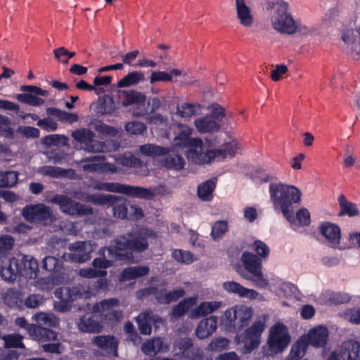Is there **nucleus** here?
Returning <instances> with one entry per match:
<instances>
[{
    "label": "nucleus",
    "instance_id": "obj_1",
    "mask_svg": "<svg viewBox=\"0 0 360 360\" xmlns=\"http://www.w3.org/2000/svg\"><path fill=\"white\" fill-rule=\"evenodd\" d=\"M158 233L153 229L143 226H136L127 233L118 235L112 240V244L101 249L99 255L105 257V249L108 257L115 260H131L134 253L141 254L149 248V242L155 240Z\"/></svg>",
    "mask_w": 360,
    "mask_h": 360
},
{
    "label": "nucleus",
    "instance_id": "obj_2",
    "mask_svg": "<svg viewBox=\"0 0 360 360\" xmlns=\"http://www.w3.org/2000/svg\"><path fill=\"white\" fill-rule=\"evenodd\" d=\"M270 199L275 210L282 212L290 223H295L293 205L301 200L302 193L295 186L283 183H271L269 185Z\"/></svg>",
    "mask_w": 360,
    "mask_h": 360
},
{
    "label": "nucleus",
    "instance_id": "obj_3",
    "mask_svg": "<svg viewBox=\"0 0 360 360\" xmlns=\"http://www.w3.org/2000/svg\"><path fill=\"white\" fill-rule=\"evenodd\" d=\"M266 9L271 14V22L274 30L288 34L295 33V20L288 12V5L284 0H269Z\"/></svg>",
    "mask_w": 360,
    "mask_h": 360
},
{
    "label": "nucleus",
    "instance_id": "obj_4",
    "mask_svg": "<svg viewBox=\"0 0 360 360\" xmlns=\"http://www.w3.org/2000/svg\"><path fill=\"white\" fill-rule=\"evenodd\" d=\"M241 262L244 266V271L240 273L243 278L252 281L257 288H265L269 285V281L264 278L262 271V258L245 251L241 255Z\"/></svg>",
    "mask_w": 360,
    "mask_h": 360
},
{
    "label": "nucleus",
    "instance_id": "obj_5",
    "mask_svg": "<svg viewBox=\"0 0 360 360\" xmlns=\"http://www.w3.org/2000/svg\"><path fill=\"white\" fill-rule=\"evenodd\" d=\"M88 289V287L77 285L57 288L55 295L59 300L54 302V309L62 313L70 311L74 301L81 298H89Z\"/></svg>",
    "mask_w": 360,
    "mask_h": 360
},
{
    "label": "nucleus",
    "instance_id": "obj_6",
    "mask_svg": "<svg viewBox=\"0 0 360 360\" xmlns=\"http://www.w3.org/2000/svg\"><path fill=\"white\" fill-rule=\"evenodd\" d=\"M22 215L29 222L44 226L51 224L55 219L51 208L43 203L26 205L22 210Z\"/></svg>",
    "mask_w": 360,
    "mask_h": 360
},
{
    "label": "nucleus",
    "instance_id": "obj_7",
    "mask_svg": "<svg viewBox=\"0 0 360 360\" xmlns=\"http://www.w3.org/2000/svg\"><path fill=\"white\" fill-rule=\"evenodd\" d=\"M96 188L98 190L122 193L131 197L140 198L143 199H151L155 196V193L148 188L140 186L125 185L120 183H100L96 185Z\"/></svg>",
    "mask_w": 360,
    "mask_h": 360
},
{
    "label": "nucleus",
    "instance_id": "obj_8",
    "mask_svg": "<svg viewBox=\"0 0 360 360\" xmlns=\"http://www.w3.org/2000/svg\"><path fill=\"white\" fill-rule=\"evenodd\" d=\"M52 202L60 205V211L63 213L77 217L93 214V208L84 204L77 202L65 195H56Z\"/></svg>",
    "mask_w": 360,
    "mask_h": 360
},
{
    "label": "nucleus",
    "instance_id": "obj_9",
    "mask_svg": "<svg viewBox=\"0 0 360 360\" xmlns=\"http://www.w3.org/2000/svg\"><path fill=\"white\" fill-rule=\"evenodd\" d=\"M290 337L286 326L278 323L270 328L267 344L272 353L278 354L283 352L288 345Z\"/></svg>",
    "mask_w": 360,
    "mask_h": 360
},
{
    "label": "nucleus",
    "instance_id": "obj_10",
    "mask_svg": "<svg viewBox=\"0 0 360 360\" xmlns=\"http://www.w3.org/2000/svg\"><path fill=\"white\" fill-rule=\"evenodd\" d=\"M264 326L261 321H255L241 334L240 342L243 344V353L250 354L259 346L260 338Z\"/></svg>",
    "mask_w": 360,
    "mask_h": 360
},
{
    "label": "nucleus",
    "instance_id": "obj_11",
    "mask_svg": "<svg viewBox=\"0 0 360 360\" xmlns=\"http://www.w3.org/2000/svg\"><path fill=\"white\" fill-rule=\"evenodd\" d=\"M75 140L83 145L85 150L90 153H102L105 146L103 142L94 140V133L89 129H77L72 133Z\"/></svg>",
    "mask_w": 360,
    "mask_h": 360
},
{
    "label": "nucleus",
    "instance_id": "obj_12",
    "mask_svg": "<svg viewBox=\"0 0 360 360\" xmlns=\"http://www.w3.org/2000/svg\"><path fill=\"white\" fill-rule=\"evenodd\" d=\"M70 252L64 255L66 261L84 263L91 259V248L85 241H76L68 247Z\"/></svg>",
    "mask_w": 360,
    "mask_h": 360
},
{
    "label": "nucleus",
    "instance_id": "obj_13",
    "mask_svg": "<svg viewBox=\"0 0 360 360\" xmlns=\"http://www.w3.org/2000/svg\"><path fill=\"white\" fill-rule=\"evenodd\" d=\"M203 142L199 146H191L186 150L185 155L188 160L193 164L202 165L211 163L216 159L214 149L203 151Z\"/></svg>",
    "mask_w": 360,
    "mask_h": 360
},
{
    "label": "nucleus",
    "instance_id": "obj_14",
    "mask_svg": "<svg viewBox=\"0 0 360 360\" xmlns=\"http://www.w3.org/2000/svg\"><path fill=\"white\" fill-rule=\"evenodd\" d=\"M175 347L181 355L188 360H203L204 354L202 349L194 347L193 342L190 338H181L176 340Z\"/></svg>",
    "mask_w": 360,
    "mask_h": 360
},
{
    "label": "nucleus",
    "instance_id": "obj_15",
    "mask_svg": "<svg viewBox=\"0 0 360 360\" xmlns=\"http://www.w3.org/2000/svg\"><path fill=\"white\" fill-rule=\"evenodd\" d=\"M139 330L142 335H149L152 331V325L158 328L162 323V319L158 314H153L151 311L141 312L136 318Z\"/></svg>",
    "mask_w": 360,
    "mask_h": 360
},
{
    "label": "nucleus",
    "instance_id": "obj_16",
    "mask_svg": "<svg viewBox=\"0 0 360 360\" xmlns=\"http://www.w3.org/2000/svg\"><path fill=\"white\" fill-rule=\"evenodd\" d=\"M320 233L327 240L328 245L336 248L340 243L341 232L340 227L331 222L324 221L319 226Z\"/></svg>",
    "mask_w": 360,
    "mask_h": 360
},
{
    "label": "nucleus",
    "instance_id": "obj_17",
    "mask_svg": "<svg viewBox=\"0 0 360 360\" xmlns=\"http://www.w3.org/2000/svg\"><path fill=\"white\" fill-rule=\"evenodd\" d=\"M236 18L239 23L245 27H250L254 24L255 17L251 7L245 0H235Z\"/></svg>",
    "mask_w": 360,
    "mask_h": 360
},
{
    "label": "nucleus",
    "instance_id": "obj_18",
    "mask_svg": "<svg viewBox=\"0 0 360 360\" xmlns=\"http://www.w3.org/2000/svg\"><path fill=\"white\" fill-rule=\"evenodd\" d=\"M222 287L228 293L238 295L240 298L254 300L259 295V293L255 290L247 288L236 281L224 282Z\"/></svg>",
    "mask_w": 360,
    "mask_h": 360
},
{
    "label": "nucleus",
    "instance_id": "obj_19",
    "mask_svg": "<svg viewBox=\"0 0 360 360\" xmlns=\"http://www.w3.org/2000/svg\"><path fill=\"white\" fill-rule=\"evenodd\" d=\"M180 131L175 136V144L181 148L188 149L191 146H199L202 143L200 138H192L193 129L187 126L179 125Z\"/></svg>",
    "mask_w": 360,
    "mask_h": 360
},
{
    "label": "nucleus",
    "instance_id": "obj_20",
    "mask_svg": "<svg viewBox=\"0 0 360 360\" xmlns=\"http://www.w3.org/2000/svg\"><path fill=\"white\" fill-rule=\"evenodd\" d=\"M93 343L103 352V355L117 356L118 342L113 335H98L93 339Z\"/></svg>",
    "mask_w": 360,
    "mask_h": 360
},
{
    "label": "nucleus",
    "instance_id": "obj_21",
    "mask_svg": "<svg viewBox=\"0 0 360 360\" xmlns=\"http://www.w3.org/2000/svg\"><path fill=\"white\" fill-rule=\"evenodd\" d=\"M328 335L329 332L327 327L320 325L310 329L306 339L308 345L320 348L326 346Z\"/></svg>",
    "mask_w": 360,
    "mask_h": 360
},
{
    "label": "nucleus",
    "instance_id": "obj_22",
    "mask_svg": "<svg viewBox=\"0 0 360 360\" xmlns=\"http://www.w3.org/2000/svg\"><path fill=\"white\" fill-rule=\"evenodd\" d=\"M252 316V311L250 308L246 306L236 307L233 309V317L230 319V323L237 330L249 325Z\"/></svg>",
    "mask_w": 360,
    "mask_h": 360
},
{
    "label": "nucleus",
    "instance_id": "obj_23",
    "mask_svg": "<svg viewBox=\"0 0 360 360\" xmlns=\"http://www.w3.org/2000/svg\"><path fill=\"white\" fill-rule=\"evenodd\" d=\"M22 274V267L15 257H12L0 266V275L6 281H14Z\"/></svg>",
    "mask_w": 360,
    "mask_h": 360
},
{
    "label": "nucleus",
    "instance_id": "obj_24",
    "mask_svg": "<svg viewBox=\"0 0 360 360\" xmlns=\"http://www.w3.org/2000/svg\"><path fill=\"white\" fill-rule=\"evenodd\" d=\"M78 328L84 333H100L103 328L98 320V317L92 313L84 314L77 323Z\"/></svg>",
    "mask_w": 360,
    "mask_h": 360
},
{
    "label": "nucleus",
    "instance_id": "obj_25",
    "mask_svg": "<svg viewBox=\"0 0 360 360\" xmlns=\"http://www.w3.org/2000/svg\"><path fill=\"white\" fill-rule=\"evenodd\" d=\"M29 335L32 339L41 343L54 341L58 338V333L56 332L38 325H33L30 328Z\"/></svg>",
    "mask_w": 360,
    "mask_h": 360
},
{
    "label": "nucleus",
    "instance_id": "obj_26",
    "mask_svg": "<svg viewBox=\"0 0 360 360\" xmlns=\"http://www.w3.org/2000/svg\"><path fill=\"white\" fill-rule=\"evenodd\" d=\"M217 319L215 316H210L200 321L195 335L199 339H205L210 336L217 329Z\"/></svg>",
    "mask_w": 360,
    "mask_h": 360
},
{
    "label": "nucleus",
    "instance_id": "obj_27",
    "mask_svg": "<svg viewBox=\"0 0 360 360\" xmlns=\"http://www.w3.org/2000/svg\"><path fill=\"white\" fill-rule=\"evenodd\" d=\"M341 356L343 360H360V342L354 340L344 342Z\"/></svg>",
    "mask_w": 360,
    "mask_h": 360
},
{
    "label": "nucleus",
    "instance_id": "obj_28",
    "mask_svg": "<svg viewBox=\"0 0 360 360\" xmlns=\"http://www.w3.org/2000/svg\"><path fill=\"white\" fill-rule=\"evenodd\" d=\"M194 125L201 134L217 132L221 128L220 124L208 115L196 119L194 122Z\"/></svg>",
    "mask_w": 360,
    "mask_h": 360
},
{
    "label": "nucleus",
    "instance_id": "obj_29",
    "mask_svg": "<svg viewBox=\"0 0 360 360\" xmlns=\"http://www.w3.org/2000/svg\"><path fill=\"white\" fill-rule=\"evenodd\" d=\"M238 143L233 140L224 143L219 148L214 149V153L217 161L224 160L226 158H233L238 150Z\"/></svg>",
    "mask_w": 360,
    "mask_h": 360
},
{
    "label": "nucleus",
    "instance_id": "obj_30",
    "mask_svg": "<svg viewBox=\"0 0 360 360\" xmlns=\"http://www.w3.org/2000/svg\"><path fill=\"white\" fill-rule=\"evenodd\" d=\"M150 269L148 266H135L124 268L120 274L122 281H131L146 276Z\"/></svg>",
    "mask_w": 360,
    "mask_h": 360
},
{
    "label": "nucleus",
    "instance_id": "obj_31",
    "mask_svg": "<svg viewBox=\"0 0 360 360\" xmlns=\"http://www.w3.org/2000/svg\"><path fill=\"white\" fill-rule=\"evenodd\" d=\"M217 178L212 177L202 184L198 187V196L202 200L210 201L212 199V193L217 185Z\"/></svg>",
    "mask_w": 360,
    "mask_h": 360
},
{
    "label": "nucleus",
    "instance_id": "obj_32",
    "mask_svg": "<svg viewBox=\"0 0 360 360\" xmlns=\"http://www.w3.org/2000/svg\"><path fill=\"white\" fill-rule=\"evenodd\" d=\"M22 267V274L20 276H28L30 278L37 276L39 265L37 261L30 255H25L20 264Z\"/></svg>",
    "mask_w": 360,
    "mask_h": 360
},
{
    "label": "nucleus",
    "instance_id": "obj_33",
    "mask_svg": "<svg viewBox=\"0 0 360 360\" xmlns=\"http://www.w3.org/2000/svg\"><path fill=\"white\" fill-rule=\"evenodd\" d=\"M103 155H92L82 160L83 169L86 172H103L105 169V165L100 161L103 160Z\"/></svg>",
    "mask_w": 360,
    "mask_h": 360
},
{
    "label": "nucleus",
    "instance_id": "obj_34",
    "mask_svg": "<svg viewBox=\"0 0 360 360\" xmlns=\"http://www.w3.org/2000/svg\"><path fill=\"white\" fill-rule=\"evenodd\" d=\"M340 206V216L353 217L359 214V209L354 202L347 201L345 195L341 194L338 198Z\"/></svg>",
    "mask_w": 360,
    "mask_h": 360
},
{
    "label": "nucleus",
    "instance_id": "obj_35",
    "mask_svg": "<svg viewBox=\"0 0 360 360\" xmlns=\"http://www.w3.org/2000/svg\"><path fill=\"white\" fill-rule=\"evenodd\" d=\"M49 115L54 116L63 122L74 123L78 120V115L76 113L68 112L56 108L50 107L46 109Z\"/></svg>",
    "mask_w": 360,
    "mask_h": 360
},
{
    "label": "nucleus",
    "instance_id": "obj_36",
    "mask_svg": "<svg viewBox=\"0 0 360 360\" xmlns=\"http://www.w3.org/2000/svg\"><path fill=\"white\" fill-rule=\"evenodd\" d=\"M139 150L142 155L149 157L163 156L170 151L167 147L150 143L141 146Z\"/></svg>",
    "mask_w": 360,
    "mask_h": 360
},
{
    "label": "nucleus",
    "instance_id": "obj_37",
    "mask_svg": "<svg viewBox=\"0 0 360 360\" xmlns=\"http://www.w3.org/2000/svg\"><path fill=\"white\" fill-rule=\"evenodd\" d=\"M144 74L142 72L134 71L128 73L117 84L119 88L129 87L138 84L141 82L144 81Z\"/></svg>",
    "mask_w": 360,
    "mask_h": 360
},
{
    "label": "nucleus",
    "instance_id": "obj_38",
    "mask_svg": "<svg viewBox=\"0 0 360 360\" xmlns=\"http://www.w3.org/2000/svg\"><path fill=\"white\" fill-rule=\"evenodd\" d=\"M221 307L220 302L211 301L201 302L193 311V314L197 317L205 316Z\"/></svg>",
    "mask_w": 360,
    "mask_h": 360
},
{
    "label": "nucleus",
    "instance_id": "obj_39",
    "mask_svg": "<svg viewBox=\"0 0 360 360\" xmlns=\"http://www.w3.org/2000/svg\"><path fill=\"white\" fill-rule=\"evenodd\" d=\"M308 342L306 338H300L292 346L290 354L288 356L289 360H298L304 356L306 351L308 348Z\"/></svg>",
    "mask_w": 360,
    "mask_h": 360
},
{
    "label": "nucleus",
    "instance_id": "obj_40",
    "mask_svg": "<svg viewBox=\"0 0 360 360\" xmlns=\"http://www.w3.org/2000/svg\"><path fill=\"white\" fill-rule=\"evenodd\" d=\"M33 319L39 326L56 327L59 324V319L53 314L39 312L36 314Z\"/></svg>",
    "mask_w": 360,
    "mask_h": 360
},
{
    "label": "nucleus",
    "instance_id": "obj_41",
    "mask_svg": "<svg viewBox=\"0 0 360 360\" xmlns=\"http://www.w3.org/2000/svg\"><path fill=\"white\" fill-rule=\"evenodd\" d=\"M163 165L167 169L179 171L184 167L185 160L181 155L167 153L165 155Z\"/></svg>",
    "mask_w": 360,
    "mask_h": 360
},
{
    "label": "nucleus",
    "instance_id": "obj_42",
    "mask_svg": "<svg viewBox=\"0 0 360 360\" xmlns=\"http://www.w3.org/2000/svg\"><path fill=\"white\" fill-rule=\"evenodd\" d=\"M195 303V299L194 297H188L181 300L172 308V316L175 319L183 316Z\"/></svg>",
    "mask_w": 360,
    "mask_h": 360
},
{
    "label": "nucleus",
    "instance_id": "obj_43",
    "mask_svg": "<svg viewBox=\"0 0 360 360\" xmlns=\"http://www.w3.org/2000/svg\"><path fill=\"white\" fill-rule=\"evenodd\" d=\"M165 349L166 346L161 338H154L151 341L144 342L142 345L143 352L147 354L163 352Z\"/></svg>",
    "mask_w": 360,
    "mask_h": 360
},
{
    "label": "nucleus",
    "instance_id": "obj_44",
    "mask_svg": "<svg viewBox=\"0 0 360 360\" xmlns=\"http://www.w3.org/2000/svg\"><path fill=\"white\" fill-rule=\"evenodd\" d=\"M125 98L122 101L123 106H129L133 104H143L146 101V96L142 93L136 90L124 91Z\"/></svg>",
    "mask_w": 360,
    "mask_h": 360
},
{
    "label": "nucleus",
    "instance_id": "obj_45",
    "mask_svg": "<svg viewBox=\"0 0 360 360\" xmlns=\"http://www.w3.org/2000/svg\"><path fill=\"white\" fill-rule=\"evenodd\" d=\"M109 205L112 207V212L115 217L120 219H132L131 217H128V204L122 198L117 197L113 203H110Z\"/></svg>",
    "mask_w": 360,
    "mask_h": 360
},
{
    "label": "nucleus",
    "instance_id": "obj_46",
    "mask_svg": "<svg viewBox=\"0 0 360 360\" xmlns=\"http://www.w3.org/2000/svg\"><path fill=\"white\" fill-rule=\"evenodd\" d=\"M228 221L226 220H218L213 223L210 236L214 240L221 238L228 231Z\"/></svg>",
    "mask_w": 360,
    "mask_h": 360
},
{
    "label": "nucleus",
    "instance_id": "obj_47",
    "mask_svg": "<svg viewBox=\"0 0 360 360\" xmlns=\"http://www.w3.org/2000/svg\"><path fill=\"white\" fill-rule=\"evenodd\" d=\"M18 173L14 171L0 172V188H11L18 181Z\"/></svg>",
    "mask_w": 360,
    "mask_h": 360
},
{
    "label": "nucleus",
    "instance_id": "obj_48",
    "mask_svg": "<svg viewBox=\"0 0 360 360\" xmlns=\"http://www.w3.org/2000/svg\"><path fill=\"white\" fill-rule=\"evenodd\" d=\"M295 32H297L303 37H316L319 34V30L316 27L296 20L295 22Z\"/></svg>",
    "mask_w": 360,
    "mask_h": 360
},
{
    "label": "nucleus",
    "instance_id": "obj_49",
    "mask_svg": "<svg viewBox=\"0 0 360 360\" xmlns=\"http://www.w3.org/2000/svg\"><path fill=\"white\" fill-rule=\"evenodd\" d=\"M97 281L89 282L88 284H80L77 286H85L89 288V297L100 290H105L108 288V281L104 277H99Z\"/></svg>",
    "mask_w": 360,
    "mask_h": 360
},
{
    "label": "nucleus",
    "instance_id": "obj_50",
    "mask_svg": "<svg viewBox=\"0 0 360 360\" xmlns=\"http://www.w3.org/2000/svg\"><path fill=\"white\" fill-rule=\"evenodd\" d=\"M15 98L19 102L26 103L32 106H40L44 103V99L31 94H19L15 96Z\"/></svg>",
    "mask_w": 360,
    "mask_h": 360
},
{
    "label": "nucleus",
    "instance_id": "obj_51",
    "mask_svg": "<svg viewBox=\"0 0 360 360\" xmlns=\"http://www.w3.org/2000/svg\"><path fill=\"white\" fill-rule=\"evenodd\" d=\"M116 196L112 195L91 194L87 196V200L94 205H105L113 203Z\"/></svg>",
    "mask_w": 360,
    "mask_h": 360
},
{
    "label": "nucleus",
    "instance_id": "obj_52",
    "mask_svg": "<svg viewBox=\"0 0 360 360\" xmlns=\"http://www.w3.org/2000/svg\"><path fill=\"white\" fill-rule=\"evenodd\" d=\"M6 348H25L22 337L17 334L4 335L3 338Z\"/></svg>",
    "mask_w": 360,
    "mask_h": 360
},
{
    "label": "nucleus",
    "instance_id": "obj_53",
    "mask_svg": "<svg viewBox=\"0 0 360 360\" xmlns=\"http://www.w3.org/2000/svg\"><path fill=\"white\" fill-rule=\"evenodd\" d=\"M10 124L11 120L7 116L0 115V136L13 139L14 138V131L10 127Z\"/></svg>",
    "mask_w": 360,
    "mask_h": 360
},
{
    "label": "nucleus",
    "instance_id": "obj_54",
    "mask_svg": "<svg viewBox=\"0 0 360 360\" xmlns=\"http://www.w3.org/2000/svg\"><path fill=\"white\" fill-rule=\"evenodd\" d=\"M41 174L45 176H49L53 178H58L65 176L67 171L59 167H54L51 165H46L39 168Z\"/></svg>",
    "mask_w": 360,
    "mask_h": 360
},
{
    "label": "nucleus",
    "instance_id": "obj_55",
    "mask_svg": "<svg viewBox=\"0 0 360 360\" xmlns=\"http://www.w3.org/2000/svg\"><path fill=\"white\" fill-rule=\"evenodd\" d=\"M172 255L176 261L182 264H189L193 262V255L189 251L176 249Z\"/></svg>",
    "mask_w": 360,
    "mask_h": 360
},
{
    "label": "nucleus",
    "instance_id": "obj_56",
    "mask_svg": "<svg viewBox=\"0 0 360 360\" xmlns=\"http://www.w3.org/2000/svg\"><path fill=\"white\" fill-rule=\"evenodd\" d=\"M119 304V300L117 298L112 297L101 300L96 304V307L97 308V310L102 314L104 312H106L105 314H108L112 308L117 307Z\"/></svg>",
    "mask_w": 360,
    "mask_h": 360
},
{
    "label": "nucleus",
    "instance_id": "obj_57",
    "mask_svg": "<svg viewBox=\"0 0 360 360\" xmlns=\"http://www.w3.org/2000/svg\"><path fill=\"white\" fill-rule=\"evenodd\" d=\"M79 275L86 278H94L98 277H105L107 275L106 270L96 269L95 268H82L79 271Z\"/></svg>",
    "mask_w": 360,
    "mask_h": 360
},
{
    "label": "nucleus",
    "instance_id": "obj_58",
    "mask_svg": "<svg viewBox=\"0 0 360 360\" xmlns=\"http://www.w3.org/2000/svg\"><path fill=\"white\" fill-rule=\"evenodd\" d=\"M229 344V340L226 338H215L211 340L208 345V348L212 352H221L226 349Z\"/></svg>",
    "mask_w": 360,
    "mask_h": 360
},
{
    "label": "nucleus",
    "instance_id": "obj_59",
    "mask_svg": "<svg viewBox=\"0 0 360 360\" xmlns=\"http://www.w3.org/2000/svg\"><path fill=\"white\" fill-rule=\"evenodd\" d=\"M124 127L127 133L134 135L142 134L146 130L145 124L139 121L127 122Z\"/></svg>",
    "mask_w": 360,
    "mask_h": 360
},
{
    "label": "nucleus",
    "instance_id": "obj_60",
    "mask_svg": "<svg viewBox=\"0 0 360 360\" xmlns=\"http://www.w3.org/2000/svg\"><path fill=\"white\" fill-rule=\"evenodd\" d=\"M197 105L190 103H183L177 107V112L181 117H189L196 112Z\"/></svg>",
    "mask_w": 360,
    "mask_h": 360
},
{
    "label": "nucleus",
    "instance_id": "obj_61",
    "mask_svg": "<svg viewBox=\"0 0 360 360\" xmlns=\"http://www.w3.org/2000/svg\"><path fill=\"white\" fill-rule=\"evenodd\" d=\"M14 245V239L8 235L0 236V257H4Z\"/></svg>",
    "mask_w": 360,
    "mask_h": 360
},
{
    "label": "nucleus",
    "instance_id": "obj_62",
    "mask_svg": "<svg viewBox=\"0 0 360 360\" xmlns=\"http://www.w3.org/2000/svg\"><path fill=\"white\" fill-rule=\"evenodd\" d=\"M94 129L100 134L103 135H108L112 137L116 136L118 133V131L116 128L101 122H98L95 124Z\"/></svg>",
    "mask_w": 360,
    "mask_h": 360
},
{
    "label": "nucleus",
    "instance_id": "obj_63",
    "mask_svg": "<svg viewBox=\"0 0 360 360\" xmlns=\"http://www.w3.org/2000/svg\"><path fill=\"white\" fill-rule=\"evenodd\" d=\"M145 292L147 295H153L155 296L157 302L162 304H166L165 302V295L167 293L166 289L158 290V288L155 286H151L145 289Z\"/></svg>",
    "mask_w": 360,
    "mask_h": 360
},
{
    "label": "nucleus",
    "instance_id": "obj_64",
    "mask_svg": "<svg viewBox=\"0 0 360 360\" xmlns=\"http://www.w3.org/2000/svg\"><path fill=\"white\" fill-rule=\"evenodd\" d=\"M253 249L257 253V256L260 258H267L270 253V249L268 245L263 241L260 240H255L253 245Z\"/></svg>",
    "mask_w": 360,
    "mask_h": 360
}]
</instances>
